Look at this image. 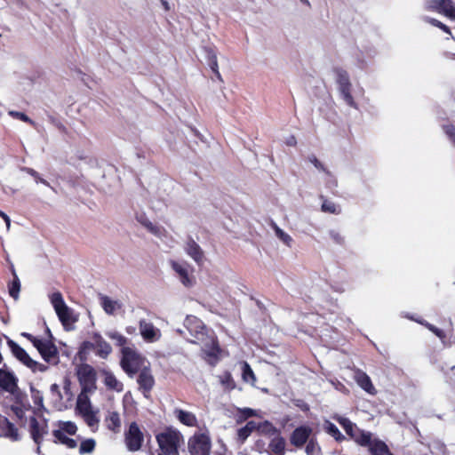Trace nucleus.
<instances>
[{"mask_svg":"<svg viewBox=\"0 0 455 455\" xmlns=\"http://www.w3.org/2000/svg\"><path fill=\"white\" fill-rule=\"evenodd\" d=\"M333 73L340 98L347 106L357 108V104L351 94L352 84L348 73L342 68H334Z\"/></svg>","mask_w":455,"mask_h":455,"instance_id":"nucleus-1","label":"nucleus"},{"mask_svg":"<svg viewBox=\"0 0 455 455\" xmlns=\"http://www.w3.org/2000/svg\"><path fill=\"white\" fill-rule=\"evenodd\" d=\"M181 438L180 432L167 430L156 435L158 445L165 455H179V445Z\"/></svg>","mask_w":455,"mask_h":455,"instance_id":"nucleus-2","label":"nucleus"},{"mask_svg":"<svg viewBox=\"0 0 455 455\" xmlns=\"http://www.w3.org/2000/svg\"><path fill=\"white\" fill-rule=\"evenodd\" d=\"M76 375L83 394L92 393L96 390V371L92 366L82 363L77 367Z\"/></svg>","mask_w":455,"mask_h":455,"instance_id":"nucleus-3","label":"nucleus"},{"mask_svg":"<svg viewBox=\"0 0 455 455\" xmlns=\"http://www.w3.org/2000/svg\"><path fill=\"white\" fill-rule=\"evenodd\" d=\"M50 300L60 321L66 329H68V324L76 321V319L73 317V310L66 305L62 294L60 291L53 292L50 296Z\"/></svg>","mask_w":455,"mask_h":455,"instance_id":"nucleus-4","label":"nucleus"},{"mask_svg":"<svg viewBox=\"0 0 455 455\" xmlns=\"http://www.w3.org/2000/svg\"><path fill=\"white\" fill-rule=\"evenodd\" d=\"M124 441L129 451L134 452L140 450L144 441V434L136 422L130 424L128 430L124 433Z\"/></svg>","mask_w":455,"mask_h":455,"instance_id":"nucleus-5","label":"nucleus"},{"mask_svg":"<svg viewBox=\"0 0 455 455\" xmlns=\"http://www.w3.org/2000/svg\"><path fill=\"white\" fill-rule=\"evenodd\" d=\"M211 441L204 434L195 435L188 441L190 455H210Z\"/></svg>","mask_w":455,"mask_h":455,"instance_id":"nucleus-6","label":"nucleus"},{"mask_svg":"<svg viewBox=\"0 0 455 455\" xmlns=\"http://www.w3.org/2000/svg\"><path fill=\"white\" fill-rule=\"evenodd\" d=\"M426 5L427 9L435 11L455 20V4L452 0H429Z\"/></svg>","mask_w":455,"mask_h":455,"instance_id":"nucleus-7","label":"nucleus"},{"mask_svg":"<svg viewBox=\"0 0 455 455\" xmlns=\"http://www.w3.org/2000/svg\"><path fill=\"white\" fill-rule=\"evenodd\" d=\"M36 348L46 363H50L53 360H55L54 364L59 363L58 347L51 339H41L39 343L36 345Z\"/></svg>","mask_w":455,"mask_h":455,"instance_id":"nucleus-8","label":"nucleus"},{"mask_svg":"<svg viewBox=\"0 0 455 455\" xmlns=\"http://www.w3.org/2000/svg\"><path fill=\"white\" fill-rule=\"evenodd\" d=\"M137 382L139 384L140 390L142 391L143 395L146 398L149 397V394L155 385V379L151 373V371L148 367H144L139 373Z\"/></svg>","mask_w":455,"mask_h":455,"instance_id":"nucleus-9","label":"nucleus"},{"mask_svg":"<svg viewBox=\"0 0 455 455\" xmlns=\"http://www.w3.org/2000/svg\"><path fill=\"white\" fill-rule=\"evenodd\" d=\"M186 253L198 265L202 266L204 262V252L201 246L191 237L188 236L184 246Z\"/></svg>","mask_w":455,"mask_h":455,"instance_id":"nucleus-10","label":"nucleus"},{"mask_svg":"<svg viewBox=\"0 0 455 455\" xmlns=\"http://www.w3.org/2000/svg\"><path fill=\"white\" fill-rule=\"evenodd\" d=\"M311 434V427L307 426L298 427L292 431L291 435V443L297 448H301L305 443H307Z\"/></svg>","mask_w":455,"mask_h":455,"instance_id":"nucleus-11","label":"nucleus"},{"mask_svg":"<svg viewBox=\"0 0 455 455\" xmlns=\"http://www.w3.org/2000/svg\"><path fill=\"white\" fill-rule=\"evenodd\" d=\"M269 439L270 441L267 444L268 455H284L286 441L282 436L281 432Z\"/></svg>","mask_w":455,"mask_h":455,"instance_id":"nucleus-12","label":"nucleus"},{"mask_svg":"<svg viewBox=\"0 0 455 455\" xmlns=\"http://www.w3.org/2000/svg\"><path fill=\"white\" fill-rule=\"evenodd\" d=\"M123 354L121 367L130 377H132L138 371L137 366L133 364L134 354L128 347L123 348Z\"/></svg>","mask_w":455,"mask_h":455,"instance_id":"nucleus-13","label":"nucleus"},{"mask_svg":"<svg viewBox=\"0 0 455 455\" xmlns=\"http://www.w3.org/2000/svg\"><path fill=\"white\" fill-rule=\"evenodd\" d=\"M18 386V378L13 372L0 369V387L5 391L10 392Z\"/></svg>","mask_w":455,"mask_h":455,"instance_id":"nucleus-14","label":"nucleus"},{"mask_svg":"<svg viewBox=\"0 0 455 455\" xmlns=\"http://www.w3.org/2000/svg\"><path fill=\"white\" fill-rule=\"evenodd\" d=\"M7 345L11 349L12 355L25 366H28L29 363H31L32 358L26 352L24 348H22L18 343L14 340L7 338Z\"/></svg>","mask_w":455,"mask_h":455,"instance_id":"nucleus-15","label":"nucleus"},{"mask_svg":"<svg viewBox=\"0 0 455 455\" xmlns=\"http://www.w3.org/2000/svg\"><path fill=\"white\" fill-rule=\"evenodd\" d=\"M355 379L358 386L370 395H375L376 389L371 378L363 371L357 370L355 374Z\"/></svg>","mask_w":455,"mask_h":455,"instance_id":"nucleus-16","label":"nucleus"},{"mask_svg":"<svg viewBox=\"0 0 455 455\" xmlns=\"http://www.w3.org/2000/svg\"><path fill=\"white\" fill-rule=\"evenodd\" d=\"M92 340L94 341L95 348H97V355L103 359L107 358L112 352L111 346L97 332L93 333Z\"/></svg>","mask_w":455,"mask_h":455,"instance_id":"nucleus-17","label":"nucleus"},{"mask_svg":"<svg viewBox=\"0 0 455 455\" xmlns=\"http://www.w3.org/2000/svg\"><path fill=\"white\" fill-rule=\"evenodd\" d=\"M99 298L100 300V306L108 315H114L117 310L122 308V303L119 300H114L108 296L100 293Z\"/></svg>","mask_w":455,"mask_h":455,"instance_id":"nucleus-18","label":"nucleus"},{"mask_svg":"<svg viewBox=\"0 0 455 455\" xmlns=\"http://www.w3.org/2000/svg\"><path fill=\"white\" fill-rule=\"evenodd\" d=\"M184 326L193 336L203 334V331L204 329L202 321L193 315H188L186 317L184 321Z\"/></svg>","mask_w":455,"mask_h":455,"instance_id":"nucleus-19","label":"nucleus"},{"mask_svg":"<svg viewBox=\"0 0 455 455\" xmlns=\"http://www.w3.org/2000/svg\"><path fill=\"white\" fill-rule=\"evenodd\" d=\"M102 375L104 376V384L108 389L115 390L116 392H122L124 385L117 380L116 376L108 370H102Z\"/></svg>","mask_w":455,"mask_h":455,"instance_id":"nucleus-20","label":"nucleus"},{"mask_svg":"<svg viewBox=\"0 0 455 455\" xmlns=\"http://www.w3.org/2000/svg\"><path fill=\"white\" fill-rule=\"evenodd\" d=\"M140 331L145 340L153 341L156 339L158 331L153 323L141 320L140 321Z\"/></svg>","mask_w":455,"mask_h":455,"instance_id":"nucleus-21","label":"nucleus"},{"mask_svg":"<svg viewBox=\"0 0 455 455\" xmlns=\"http://www.w3.org/2000/svg\"><path fill=\"white\" fill-rule=\"evenodd\" d=\"M172 269L179 275L180 282L185 286L188 287V286L192 285V281L189 278L186 263H179L176 261H172Z\"/></svg>","mask_w":455,"mask_h":455,"instance_id":"nucleus-22","label":"nucleus"},{"mask_svg":"<svg viewBox=\"0 0 455 455\" xmlns=\"http://www.w3.org/2000/svg\"><path fill=\"white\" fill-rule=\"evenodd\" d=\"M4 423V427H2L4 434L3 435L4 437L10 438L12 441H19L20 440V435L18 433L17 427L14 426L13 423L10 422L8 419L4 418L2 420H0V424ZM2 435L0 434V437Z\"/></svg>","mask_w":455,"mask_h":455,"instance_id":"nucleus-23","label":"nucleus"},{"mask_svg":"<svg viewBox=\"0 0 455 455\" xmlns=\"http://www.w3.org/2000/svg\"><path fill=\"white\" fill-rule=\"evenodd\" d=\"M175 414L178 419L188 427H195L197 423L196 415L190 411L176 409Z\"/></svg>","mask_w":455,"mask_h":455,"instance_id":"nucleus-24","label":"nucleus"},{"mask_svg":"<svg viewBox=\"0 0 455 455\" xmlns=\"http://www.w3.org/2000/svg\"><path fill=\"white\" fill-rule=\"evenodd\" d=\"M371 455H388L390 451L388 446L379 439H373L371 444L369 445Z\"/></svg>","mask_w":455,"mask_h":455,"instance_id":"nucleus-25","label":"nucleus"},{"mask_svg":"<svg viewBox=\"0 0 455 455\" xmlns=\"http://www.w3.org/2000/svg\"><path fill=\"white\" fill-rule=\"evenodd\" d=\"M281 431L277 427H275L271 422L268 420H265L261 423H259V434L261 435H264L267 438H271L277 434H279Z\"/></svg>","mask_w":455,"mask_h":455,"instance_id":"nucleus-26","label":"nucleus"},{"mask_svg":"<svg viewBox=\"0 0 455 455\" xmlns=\"http://www.w3.org/2000/svg\"><path fill=\"white\" fill-rule=\"evenodd\" d=\"M41 426L37 421L36 418L32 416L29 419V432L33 441L36 444H41L42 443V434H40Z\"/></svg>","mask_w":455,"mask_h":455,"instance_id":"nucleus-27","label":"nucleus"},{"mask_svg":"<svg viewBox=\"0 0 455 455\" xmlns=\"http://www.w3.org/2000/svg\"><path fill=\"white\" fill-rule=\"evenodd\" d=\"M136 220L144 226L150 233L155 235H161L162 229L160 227L154 225L145 214H137Z\"/></svg>","mask_w":455,"mask_h":455,"instance_id":"nucleus-28","label":"nucleus"},{"mask_svg":"<svg viewBox=\"0 0 455 455\" xmlns=\"http://www.w3.org/2000/svg\"><path fill=\"white\" fill-rule=\"evenodd\" d=\"M355 443H357L359 445L363 447H369L370 444H371L372 438H371V433L356 429L355 435L352 437Z\"/></svg>","mask_w":455,"mask_h":455,"instance_id":"nucleus-29","label":"nucleus"},{"mask_svg":"<svg viewBox=\"0 0 455 455\" xmlns=\"http://www.w3.org/2000/svg\"><path fill=\"white\" fill-rule=\"evenodd\" d=\"M203 50L208 66L212 70H216V68H218L216 50L214 49V47L212 46H204Z\"/></svg>","mask_w":455,"mask_h":455,"instance_id":"nucleus-30","label":"nucleus"},{"mask_svg":"<svg viewBox=\"0 0 455 455\" xmlns=\"http://www.w3.org/2000/svg\"><path fill=\"white\" fill-rule=\"evenodd\" d=\"M270 227L273 228L276 237L279 240H281L285 245H287L289 247L291 246V244L293 243V239L291 238V236L290 235H288L283 229H281L277 226V224L273 220H271V222H270Z\"/></svg>","mask_w":455,"mask_h":455,"instance_id":"nucleus-31","label":"nucleus"},{"mask_svg":"<svg viewBox=\"0 0 455 455\" xmlns=\"http://www.w3.org/2000/svg\"><path fill=\"white\" fill-rule=\"evenodd\" d=\"M76 409L81 413H85L92 411V404L87 394H83V391L77 397Z\"/></svg>","mask_w":455,"mask_h":455,"instance_id":"nucleus-32","label":"nucleus"},{"mask_svg":"<svg viewBox=\"0 0 455 455\" xmlns=\"http://www.w3.org/2000/svg\"><path fill=\"white\" fill-rule=\"evenodd\" d=\"M53 436L62 444H65L69 449H74L77 446L75 439L68 437L60 429L52 431Z\"/></svg>","mask_w":455,"mask_h":455,"instance_id":"nucleus-33","label":"nucleus"},{"mask_svg":"<svg viewBox=\"0 0 455 455\" xmlns=\"http://www.w3.org/2000/svg\"><path fill=\"white\" fill-rule=\"evenodd\" d=\"M325 431L331 435L337 442L345 440V436L340 433L339 428L332 422L326 420L324 424Z\"/></svg>","mask_w":455,"mask_h":455,"instance_id":"nucleus-34","label":"nucleus"},{"mask_svg":"<svg viewBox=\"0 0 455 455\" xmlns=\"http://www.w3.org/2000/svg\"><path fill=\"white\" fill-rule=\"evenodd\" d=\"M337 420L351 438L355 435L356 429L358 428L348 419L339 417Z\"/></svg>","mask_w":455,"mask_h":455,"instance_id":"nucleus-35","label":"nucleus"},{"mask_svg":"<svg viewBox=\"0 0 455 455\" xmlns=\"http://www.w3.org/2000/svg\"><path fill=\"white\" fill-rule=\"evenodd\" d=\"M20 291V282L18 275L13 271V280L11 283H9V294L12 298L17 300L19 299Z\"/></svg>","mask_w":455,"mask_h":455,"instance_id":"nucleus-36","label":"nucleus"},{"mask_svg":"<svg viewBox=\"0 0 455 455\" xmlns=\"http://www.w3.org/2000/svg\"><path fill=\"white\" fill-rule=\"evenodd\" d=\"M108 424V427L113 431H116L121 427V420L118 412L112 411L106 419Z\"/></svg>","mask_w":455,"mask_h":455,"instance_id":"nucleus-37","label":"nucleus"},{"mask_svg":"<svg viewBox=\"0 0 455 455\" xmlns=\"http://www.w3.org/2000/svg\"><path fill=\"white\" fill-rule=\"evenodd\" d=\"M238 411L236 422L242 423L251 417H254L257 415L256 411L251 408H236Z\"/></svg>","mask_w":455,"mask_h":455,"instance_id":"nucleus-38","label":"nucleus"},{"mask_svg":"<svg viewBox=\"0 0 455 455\" xmlns=\"http://www.w3.org/2000/svg\"><path fill=\"white\" fill-rule=\"evenodd\" d=\"M96 446V442L92 438H89L86 440H84L79 447V453L80 454H86V453H92Z\"/></svg>","mask_w":455,"mask_h":455,"instance_id":"nucleus-39","label":"nucleus"},{"mask_svg":"<svg viewBox=\"0 0 455 455\" xmlns=\"http://www.w3.org/2000/svg\"><path fill=\"white\" fill-rule=\"evenodd\" d=\"M9 393L13 396V400L17 405H24V403L27 400V395L22 392L18 386Z\"/></svg>","mask_w":455,"mask_h":455,"instance_id":"nucleus-40","label":"nucleus"},{"mask_svg":"<svg viewBox=\"0 0 455 455\" xmlns=\"http://www.w3.org/2000/svg\"><path fill=\"white\" fill-rule=\"evenodd\" d=\"M30 392L34 403L40 409H45L44 405V396L33 385H30Z\"/></svg>","mask_w":455,"mask_h":455,"instance_id":"nucleus-41","label":"nucleus"},{"mask_svg":"<svg viewBox=\"0 0 455 455\" xmlns=\"http://www.w3.org/2000/svg\"><path fill=\"white\" fill-rule=\"evenodd\" d=\"M106 335L112 340L116 341V345L118 347H124L127 343V339L118 331H108Z\"/></svg>","mask_w":455,"mask_h":455,"instance_id":"nucleus-42","label":"nucleus"},{"mask_svg":"<svg viewBox=\"0 0 455 455\" xmlns=\"http://www.w3.org/2000/svg\"><path fill=\"white\" fill-rule=\"evenodd\" d=\"M242 376H243V379L245 382H250V383L253 384V382L256 380L253 371L251 370V366L246 362H244L243 365Z\"/></svg>","mask_w":455,"mask_h":455,"instance_id":"nucleus-43","label":"nucleus"},{"mask_svg":"<svg viewBox=\"0 0 455 455\" xmlns=\"http://www.w3.org/2000/svg\"><path fill=\"white\" fill-rule=\"evenodd\" d=\"M321 208H322V211L324 212H329V213H332V214L340 213L339 207L338 205H336L335 203L329 201V200H324L322 204Z\"/></svg>","mask_w":455,"mask_h":455,"instance_id":"nucleus-44","label":"nucleus"},{"mask_svg":"<svg viewBox=\"0 0 455 455\" xmlns=\"http://www.w3.org/2000/svg\"><path fill=\"white\" fill-rule=\"evenodd\" d=\"M307 455H319L321 448L315 439H310L306 445Z\"/></svg>","mask_w":455,"mask_h":455,"instance_id":"nucleus-45","label":"nucleus"},{"mask_svg":"<svg viewBox=\"0 0 455 455\" xmlns=\"http://www.w3.org/2000/svg\"><path fill=\"white\" fill-rule=\"evenodd\" d=\"M82 416L84 418L86 424L90 427H93L94 426H97L100 421L99 418L96 416L95 412L92 411L83 413Z\"/></svg>","mask_w":455,"mask_h":455,"instance_id":"nucleus-46","label":"nucleus"},{"mask_svg":"<svg viewBox=\"0 0 455 455\" xmlns=\"http://www.w3.org/2000/svg\"><path fill=\"white\" fill-rule=\"evenodd\" d=\"M23 171L25 172H27L28 174H29L30 176H32L35 179L36 183H42L47 187H51L50 183L47 180H45L44 179L41 178L39 173L36 170L29 168V167H24Z\"/></svg>","mask_w":455,"mask_h":455,"instance_id":"nucleus-47","label":"nucleus"},{"mask_svg":"<svg viewBox=\"0 0 455 455\" xmlns=\"http://www.w3.org/2000/svg\"><path fill=\"white\" fill-rule=\"evenodd\" d=\"M9 116H11L13 118H17V119H20L25 123H28L31 125H35V122L29 117L25 113L23 112H19V111H15V110H11L8 112Z\"/></svg>","mask_w":455,"mask_h":455,"instance_id":"nucleus-48","label":"nucleus"},{"mask_svg":"<svg viewBox=\"0 0 455 455\" xmlns=\"http://www.w3.org/2000/svg\"><path fill=\"white\" fill-rule=\"evenodd\" d=\"M63 433L66 432L70 435H73L77 431V427L74 422L71 421H65L61 422V429Z\"/></svg>","mask_w":455,"mask_h":455,"instance_id":"nucleus-49","label":"nucleus"},{"mask_svg":"<svg viewBox=\"0 0 455 455\" xmlns=\"http://www.w3.org/2000/svg\"><path fill=\"white\" fill-rule=\"evenodd\" d=\"M95 348V344H94V341L91 342V341H84L81 346H80V348H79V355H80V358L82 360H84L85 358L83 357V355H85L87 354L91 349H94Z\"/></svg>","mask_w":455,"mask_h":455,"instance_id":"nucleus-50","label":"nucleus"},{"mask_svg":"<svg viewBox=\"0 0 455 455\" xmlns=\"http://www.w3.org/2000/svg\"><path fill=\"white\" fill-rule=\"evenodd\" d=\"M28 368H29L33 372L40 371L44 372L48 370V366L43 363H40L35 360H31V363H29Z\"/></svg>","mask_w":455,"mask_h":455,"instance_id":"nucleus-51","label":"nucleus"},{"mask_svg":"<svg viewBox=\"0 0 455 455\" xmlns=\"http://www.w3.org/2000/svg\"><path fill=\"white\" fill-rule=\"evenodd\" d=\"M307 159L317 170L324 172L326 174H330V172L324 167V165L317 159L315 155L308 156Z\"/></svg>","mask_w":455,"mask_h":455,"instance_id":"nucleus-52","label":"nucleus"},{"mask_svg":"<svg viewBox=\"0 0 455 455\" xmlns=\"http://www.w3.org/2000/svg\"><path fill=\"white\" fill-rule=\"evenodd\" d=\"M253 449L256 451H258L259 453H267L268 454V446H267V443L262 439H259L255 442Z\"/></svg>","mask_w":455,"mask_h":455,"instance_id":"nucleus-53","label":"nucleus"},{"mask_svg":"<svg viewBox=\"0 0 455 455\" xmlns=\"http://www.w3.org/2000/svg\"><path fill=\"white\" fill-rule=\"evenodd\" d=\"M443 129L450 140L455 144V126L452 124H444L443 125Z\"/></svg>","mask_w":455,"mask_h":455,"instance_id":"nucleus-54","label":"nucleus"},{"mask_svg":"<svg viewBox=\"0 0 455 455\" xmlns=\"http://www.w3.org/2000/svg\"><path fill=\"white\" fill-rule=\"evenodd\" d=\"M428 21H429V23H431L433 26L439 28H440V29H442L443 32H445V33H447V34L451 35V30H450L449 27H448V26H446L445 24H443V22L439 21V20H436V19H433V18L429 19V20H428Z\"/></svg>","mask_w":455,"mask_h":455,"instance_id":"nucleus-55","label":"nucleus"},{"mask_svg":"<svg viewBox=\"0 0 455 455\" xmlns=\"http://www.w3.org/2000/svg\"><path fill=\"white\" fill-rule=\"evenodd\" d=\"M419 323L422 324H425L429 331H431L433 333H435L440 339L445 338V334L443 330L438 329L437 327H435L433 324L428 323H423V322H419Z\"/></svg>","mask_w":455,"mask_h":455,"instance_id":"nucleus-56","label":"nucleus"},{"mask_svg":"<svg viewBox=\"0 0 455 455\" xmlns=\"http://www.w3.org/2000/svg\"><path fill=\"white\" fill-rule=\"evenodd\" d=\"M251 434V433L244 426V427L239 428L237 431L238 440L241 443H244V441L250 436Z\"/></svg>","mask_w":455,"mask_h":455,"instance_id":"nucleus-57","label":"nucleus"},{"mask_svg":"<svg viewBox=\"0 0 455 455\" xmlns=\"http://www.w3.org/2000/svg\"><path fill=\"white\" fill-rule=\"evenodd\" d=\"M330 236L338 244H342L344 243L342 235L334 230L330 231Z\"/></svg>","mask_w":455,"mask_h":455,"instance_id":"nucleus-58","label":"nucleus"},{"mask_svg":"<svg viewBox=\"0 0 455 455\" xmlns=\"http://www.w3.org/2000/svg\"><path fill=\"white\" fill-rule=\"evenodd\" d=\"M11 410L14 412V414L19 418L22 419L24 416V411L20 405H12Z\"/></svg>","mask_w":455,"mask_h":455,"instance_id":"nucleus-59","label":"nucleus"},{"mask_svg":"<svg viewBox=\"0 0 455 455\" xmlns=\"http://www.w3.org/2000/svg\"><path fill=\"white\" fill-rule=\"evenodd\" d=\"M21 335L23 337H25L27 339H28L33 344V346L35 347H36V345H37L39 343V341L41 340V339H38L28 332H23Z\"/></svg>","mask_w":455,"mask_h":455,"instance_id":"nucleus-60","label":"nucleus"},{"mask_svg":"<svg viewBox=\"0 0 455 455\" xmlns=\"http://www.w3.org/2000/svg\"><path fill=\"white\" fill-rule=\"evenodd\" d=\"M259 423H256L255 421H248L245 425L246 428L251 432L252 433L253 431H257L259 432Z\"/></svg>","mask_w":455,"mask_h":455,"instance_id":"nucleus-61","label":"nucleus"},{"mask_svg":"<svg viewBox=\"0 0 455 455\" xmlns=\"http://www.w3.org/2000/svg\"><path fill=\"white\" fill-rule=\"evenodd\" d=\"M49 118H50L51 123L52 124H54L60 131L65 132V130H66L65 126L59 120H57L53 116H50Z\"/></svg>","mask_w":455,"mask_h":455,"instance_id":"nucleus-62","label":"nucleus"},{"mask_svg":"<svg viewBox=\"0 0 455 455\" xmlns=\"http://www.w3.org/2000/svg\"><path fill=\"white\" fill-rule=\"evenodd\" d=\"M330 179L326 181V185L329 188H334L338 186L337 180L330 173L328 174Z\"/></svg>","mask_w":455,"mask_h":455,"instance_id":"nucleus-63","label":"nucleus"},{"mask_svg":"<svg viewBox=\"0 0 455 455\" xmlns=\"http://www.w3.org/2000/svg\"><path fill=\"white\" fill-rule=\"evenodd\" d=\"M50 390L52 394H56L59 396V398H60V399L62 398V395L60 391V387H59L58 384H56V383L52 384L50 387Z\"/></svg>","mask_w":455,"mask_h":455,"instance_id":"nucleus-64","label":"nucleus"}]
</instances>
